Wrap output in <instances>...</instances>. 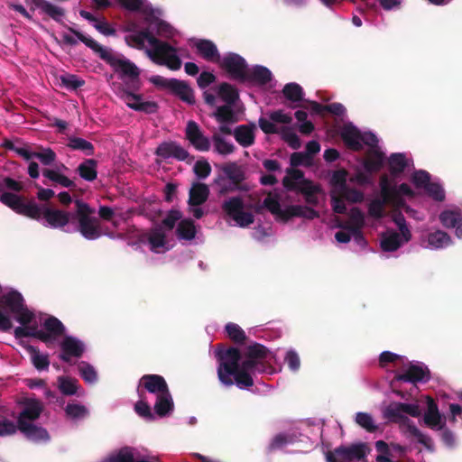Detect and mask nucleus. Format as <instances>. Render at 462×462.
<instances>
[{
  "label": "nucleus",
  "instance_id": "393cba45",
  "mask_svg": "<svg viewBox=\"0 0 462 462\" xmlns=\"http://www.w3.org/2000/svg\"><path fill=\"white\" fill-rule=\"evenodd\" d=\"M256 125L254 123H249L247 125H240L236 126L233 131V135L236 141L242 147H249L254 143Z\"/></svg>",
  "mask_w": 462,
  "mask_h": 462
},
{
  "label": "nucleus",
  "instance_id": "72a5a7b5",
  "mask_svg": "<svg viewBox=\"0 0 462 462\" xmlns=\"http://www.w3.org/2000/svg\"><path fill=\"white\" fill-rule=\"evenodd\" d=\"M174 409L171 393L169 391L157 395L154 404V411L161 418L168 416Z\"/></svg>",
  "mask_w": 462,
  "mask_h": 462
},
{
  "label": "nucleus",
  "instance_id": "9b49d317",
  "mask_svg": "<svg viewBox=\"0 0 462 462\" xmlns=\"http://www.w3.org/2000/svg\"><path fill=\"white\" fill-rule=\"evenodd\" d=\"M66 328L63 323L54 316H49L42 323V329L39 331V340L47 346L53 344L58 338L64 336Z\"/></svg>",
  "mask_w": 462,
  "mask_h": 462
},
{
  "label": "nucleus",
  "instance_id": "49530a36",
  "mask_svg": "<svg viewBox=\"0 0 462 462\" xmlns=\"http://www.w3.org/2000/svg\"><path fill=\"white\" fill-rule=\"evenodd\" d=\"M24 197L19 196L13 192H0V202L10 208L12 210L19 213L22 204L24 200Z\"/></svg>",
  "mask_w": 462,
  "mask_h": 462
},
{
  "label": "nucleus",
  "instance_id": "a18cd8bd",
  "mask_svg": "<svg viewBox=\"0 0 462 462\" xmlns=\"http://www.w3.org/2000/svg\"><path fill=\"white\" fill-rule=\"evenodd\" d=\"M225 330L230 340L236 345H245L248 340L245 332L236 323H227L225 327Z\"/></svg>",
  "mask_w": 462,
  "mask_h": 462
},
{
  "label": "nucleus",
  "instance_id": "de8ad7c7",
  "mask_svg": "<svg viewBox=\"0 0 462 462\" xmlns=\"http://www.w3.org/2000/svg\"><path fill=\"white\" fill-rule=\"evenodd\" d=\"M24 197L19 196L13 192H0V202L10 208L12 210L19 213L22 204L24 200Z\"/></svg>",
  "mask_w": 462,
  "mask_h": 462
},
{
  "label": "nucleus",
  "instance_id": "f8f14e48",
  "mask_svg": "<svg viewBox=\"0 0 462 462\" xmlns=\"http://www.w3.org/2000/svg\"><path fill=\"white\" fill-rule=\"evenodd\" d=\"M430 371L427 365L423 364L410 363L403 373L394 376V382H405L416 384L418 383H427L430 380Z\"/></svg>",
  "mask_w": 462,
  "mask_h": 462
},
{
  "label": "nucleus",
  "instance_id": "a19ab883",
  "mask_svg": "<svg viewBox=\"0 0 462 462\" xmlns=\"http://www.w3.org/2000/svg\"><path fill=\"white\" fill-rule=\"evenodd\" d=\"M176 235L179 239L191 240L196 236L195 223L191 218H185L179 222Z\"/></svg>",
  "mask_w": 462,
  "mask_h": 462
},
{
  "label": "nucleus",
  "instance_id": "473e14b6",
  "mask_svg": "<svg viewBox=\"0 0 462 462\" xmlns=\"http://www.w3.org/2000/svg\"><path fill=\"white\" fill-rule=\"evenodd\" d=\"M272 80V72L266 67L256 65L252 69L248 68L245 82H253L258 85H265Z\"/></svg>",
  "mask_w": 462,
  "mask_h": 462
},
{
  "label": "nucleus",
  "instance_id": "2eb2a0df",
  "mask_svg": "<svg viewBox=\"0 0 462 462\" xmlns=\"http://www.w3.org/2000/svg\"><path fill=\"white\" fill-rule=\"evenodd\" d=\"M143 390L157 396L170 389L163 376L149 374L143 375L139 381L137 393L140 398H143L144 395Z\"/></svg>",
  "mask_w": 462,
  "mask_h": 462
},
{
  "label": "nucleus",
  "instance_id": "69168bd1",
  "mask_svg": "<svg viewBox=\"0 0 462 462\" xmlns=\"http://www.w3.org/2000/svg\"><path fill=\"white\" fill-rule=\"evenodd\" d=\"M339 193L343 199L351 203H361L365 199L364 192L349 186H346Z\"/></svg>",
  "mask_w": 462,
  "mask_h": 462
},
{
  "label": "nucleus",
  "instance_id": "5fc2aeb1",
  "mask_svg": "<svg viewBox=\"0 0 462 462\" xmlns=\"http://www.w3.org/2000/svg\"><path fill=\"white\" fill-rule=\"evenodd\" d=\"M283 96L291 102H300L303 99V89L297 83H288L282 88Z\"/></svg>",
  "mask_w": 462,
  "mask_h": 462
},
{
  "label": "nucleus",
  "instance_id": "774afa93",
  "mask_svg": "<svg viewBox=\"0 0 462 462\" xmlns=\"http://www.w3.org/2000/svg\"><path fill=\"white\" fill-rule=\"evenodd\" d=\"M282 139L288 143V145L293 149L298 150L301 143L299 136L289 127H282L281 129Z\"/></svg>",
  "mask_w": 462,
  "mask_h": 462
},
{
  "label": "nucleus",
  "instance_id": "cd10ccee",
  "mask_svg": "<svg viewBox=\"0 0 462 462\" xmlns=\"http://www.w3.org/2000/svg\"><path fill=\"white\" fill-rule=\"evenodd\" d=\"M197 52L208 61H219L220 54L217 45L210 40L201 39L194 43Z\"/></svg>",
  "mask_w": 462,
  "mask_h": 462
},
{
  "label": "nucleus",
  "instance_id": "58836bf2",
  "mask_svg": "<svg viewBox=\"0 0 462 462\" xmlns=\"http://www.w3.org/2000/svg\"><path fill=\"white\" fill-rule=\"evenodd\" d=\"M439 219L444 227L456 228L462 220V213L459 208L446 209L439 214Z\"/></svg>",
  "mask_w": 462,
  "mask_h": 462
},
{
  "label": "nucleus",
  "instance_id": "7ed1b4c3",
  "mask_svg": "<svg viewBox=\"0 0 462 462\" xmlns=\"http://www.w3.org/2000/svg\"><path fill=\"white\" fill-rule=\"evenodd\" d=\"M270 350L257 342H250L243 350L242 371L237 377V387L249 388L254 385L252 374L267 373L271 369L267 359Z\"/></svg>",
  "mask_w": 462,
  "mask_h": 462
},
{
  "label": "nucleus",
  "instance_id": "37998d69",
  "mask_svg": "<svg viewBox=\"0 0 462 462\" xmlns=\"http://www.w3.org/2000/svg\"><path fill=\"white\" fill-rule=\"evenodd\" d=\"M402 240L397 232L384 234L381 239V248L384 252H394L401 247Z\"/></svg>",
  "mask_w": 462,
  "mask_h": 462
},
{
  "label": "nucleus",
  "instance_id": "2f4dec72",
  "mask_svg": "<svg viewBox=\"0 0 462 462\" xmlns=\"http://www.w3.org/2000/svg\"><path fill=\"white\" fill-rule=\"evenodd\" d=\"M384 153L378 149H370L364 161V168L368 173L378 172L383 166Z\"/></svg>",
  "mask_w": 462,
  "mask_h": 462
},
{
  "label": "nucleus",
  "instance_id": "f03ea898",
  "mask_svg": "<svg viewBox=\"0 0 462 462\" xmlns=\"http://www.w3.org/2000/svg\"><path fill=\"white\" fill-rule=\"evenodd\" d=\"M64 27L69 32H73L81 42L107 63L113 69L114 72L118 75V78L125 81L129 88L134 90L140 88L141 70L135 63L125 58L123 54L114 53L112 50L103 47L97 41L85 35L74 27L69 25H64Z\"/></svg>",
  "mask_w": 462,
  "mask_h": 462
},
{
  "label": "nucleus",
  "instance_id": "a211bd4d",
  "mask_svg": "<svg viewBox=\"0 0 462 462\" xmlns=\"http://www.w3.org/2000/svg\"><path fill=\"white\" fill-rule=\"evenodd\" d=\"M186 139L198 151L207 152L210 149V141L205 136L195 121H189L185 129Z\"/></svg>",
  "mask_w": 462,
  "mask_h": 462
},
{
  "label": "nucleus",
  "instance_id": "dca6fc26",
  "mask_svg": "<svg viewBox=\"0 0 462 462\" xmlns=\"http://www.w3.org/2000/svg\"><path fill=\"white\" fill-rule=\"evenodd\" d=\"M43 404L37 399H26L17 417L18 426L34 423L43 411Z\"/></svg>",
  "mask_w": 462,
  "mask_h": 462
},
{
  "label": "nucleus",
  "instance_id": "ea45409f",
  "mask_svg": "<svg viewBox=\"0 0 462 462\" xmlns=\"http://www.w3.org/2000/svg\"><path fill=\"white\" fill-rule=\"evenodd\" d=\"M42 175L49 180L59 184L64 188L75 189L76 184L73 180H69L67 176L61 174L59 170L43 169Z\"/></svg>",
  "mask_w": 462,
  "mask_h": 462
},
{
  "label": "nucleus",
  "instance_id": "f3484780",
  "mask_svg": "<svg viewBox=\"0 0 462 462\" xmlns=\"http://www.w3.org/2000/svg\"><path fill=\"white\" fill-rule=\"evenodd\" d=\"M423 423L432 430H440L446 426V418L439 412L438 404L431 398H427V410L423 414Z\"/></svg>",
  "mask_w": 462,
  "mask_h": 462
},
{
  "label": "nucleus",
  "instance_id": "0eeeda50",
  "mask_svg": "<svg viewBox=\"0 0 462 462\" xmlns=\"http://www.w3.org/2000/svg\"><path fill=\"white\" fill-rule=\"evenodd\" d=\"M145 54L153 63L165 66L171 70H179L181 68L182 61L177 48L167 42L161 41L153 48L145 49Z\"/></svg>",
  "mask_w": 462,
  "mask_h": 462
},
{
  "label": "nucleus",
  "instance_id": "13d9d810",
  "mask_svg": "<svg viewBox=\"0 0 462 462\" xmlns=\"http://www.w3.org/2000/svg\"><path fill=\"white\" fill-rule=\"evenodd\" d=\"M215 151L221 155H227L234 152L236 147L233 143H227L220 134L212 135Z\"/></svg>",
  "mask_w": 462,
  "mask_h": 462
},
{
  "label": "nucleus",
  "instance_id": "7c9ffc66",
  "mask_svg": "<svg viewBox=\"0 0 462 462\" xmlns=\"http://www.w3.org/2000/svg\"><path fill=\"white\" fill-rule=\"evenodd\" d=\"M209 188L207 184L195 182L189 192L188 204L189 206H200L205 203L209 196Z\"/></svg>",
  "mask_w": 462,
  "mask_h": 462
},
{
  "label": "nucleus",
  "instance_id": "423d86ee",
  "mask_svg": "<svg viewBox=\"0 0 462 462\" xmlns=\"http://www.w3.org/2000/svg\"><path fill=\"white\" fill-rule=\"evenodd\" d=\"M76 211L73 220L78 222L77 230L88 240H96L102 236L99 219L93 215L95 209L81 199L75 200Z\"/></svg>",
  "mask_w": 462,
  "mask_h": 462
},
{
  "label": "nucleus",
  "instance_id": "5701e85b",
  "mask_svg": "<svg viewBox=\"0 0 462 462\" xmlns=\"http://www.w3.org/2000/svg\"><path fill=\"white\" fill-rule=\"evenodd\" d=\"M367 447L365 443L352 444L350 446H340L335 448L334 456L343 460L363 459L366 456Z\"/></svg>",
  "mask_w": 462,
  "mask_h": 462
},
{
  "label": "nucleus",
  "instance_id": "e2e57ef3",
  "mask_svg": "<svg viewBox=\"0 0 462 462\" xmlns=\"http://www.w3.org/2000/svg\"><path fill=\"white\" fill-rule=\"evenodd\" d=\"M356 422L367 432H374L378 427L375 425L373 417L367 412L359 411L356 414Z\"/></svg>",
  "mask_w": 462,
  "mask_h": 462
},
{
  "label": "nucleus",
  "instance_id": "6e6d98bb",
  "mask_svg": "<svg viewBox=\"0 0 462 462\" xmlns=\"http://www.w3.org/2000/svg\"><path fill=\"white\" fill-rule=\"evenodd\" d=\"M407 430L411 435L415 437L418 442L423 445L428 450L432 451L434 449V443L432 439L430 436L422 433L414 424H408Z\"/></svg>",
  "mask_w": 462,
  "mask_h": 462
},
{
  "label": "nucleus",
  "instance_id": "6ab92c4d",
  "mask_svg": "<svg viewBox=\"0 0 462 462\" xmlns=\"http://www.w3.org/2000/svg\"><path fill=\"white\" fill-rule=\"evenodd\" d=\"M379 186L381 196L387 199L388 205H392L397 208L405 207V200L402 196L397 194L396 186L391 183L386 174H383L380 177Z\"/></svg>",
  "mask_w": 462,
  "mask_h": 462
},
{
  "label": "nucleus",
  "instance_id": "f704fd0d",
  "mask_svg": "<svg viewBox=\"0 0 462 462\" xmlns=\"http://www.w3.org/2000/svg\"><path fill=\"white\" fill-rule=\"evenodd\" d=\"M428 246L431 249H442L452 244L451 236L445 231L436 230L427 236Z\"/></svg>",
  "mask_w": 462,
  "mask_h": 462
},
{
  "label": "nucleus",
  "instance_id": "4468645a",
  "mask_svg": "<svg viewBox=\"0 0 462 462\" xmlns=\"http://www.w3.org/2000/svg\"><path fill=\"white\" fill-rule=\"evenodd\" d=\"M154 153L162 160L173 158L180 162H191L194 159L186 149L173 141L161 143Z\"/></svg>",
  "mask_w": 462,
  "mask_h": 462
},
{
  "label": "nucleus",
  "instance_id": "338daca9",
  "mask_svg": "<svg viewBox=\"0 0 462 462\" xmlns=\"http://www.w3.org/2000/svg\"><path fill=\"white\" fill-rule=\"evenodd\" d=\"M135 412L146 420H153L155 419L154 414L152 412L151 407L148 402L143 398H140L134 404Z\"/></svg>",
  "mask_w": 462,
  "mask_h": 462
},
{
  "label": "nucleus",
  "instance_id": "4c0bfd02",
  "mask_svg": "<svg viewBox=\"0 0 462 462\" xmlns=\"http://www.w3.org/2000/svg\"><path fill=\"white\" fill-rule=\"evenodd\" d=\"M319 191V187L314 185L311 180H302L301 187L298 190V192L304 196L306 203L314 207L319 204V199L316 194Z\"/></svg>",
  "mask_w": 462,
  "mask_h": 462
},
{
  "label": "nucleus",
  "instance_id": "4be33fe9",
  "mask_svg": "<svg viewBox=\"0 0 462 462\" xmlns=\"http://www.w3.org/2000/svg\"><path fill=\"white\" fill-rule=\"evenodd\" d=\"M292 217H303L312 220L319 217V213L310 207L300 205H291L282 208L281 222L286 223Z\"/></svg>",
  "mask_w": 462,
  "mask_h": 462
},
{
  "label": "nucleus",
  "instance_id": "e433bc0d",
  "mask_svg": "<svg viewBox=\"0 0 462 462\" xmlns=\"http://www.w3.org/2000/svg\"><path fill=\"white\" fill-rule=\"evenodd\" d=\"M97 162L94 159H86L77 168L79 175L87 181H93L97 177Z\"/></svg>",
  "mask_w": 462,
  "mask_h": 462
},
{
  "label": "nucleus",
  "instance_id": "f257e3e1",
  "mask_svg": "<svg viewBox=\"0 0 462 462\" xmlns=\"http://www.w3.org/2000/svg\"><path fill=\"white\" fill-rule=\"evenodd\" d=\"M222 212L226 217L232 219L239 227H247L254 222V216L250 211L262 214L267 209L275 218L281 222L282 208L277 195L269 193L261 203L260 201L245 205L241 196H232L225 199L221 204Z\"/></svg>",
  "mask_w": 462,
  "mask_h": 462
},
{
  "label": "nucleus",
  "instance_id": "c756f323",
  "mask_svg": "<svg viewBox=\"0 0 462 462\" xmlns=\"http://www.w3.org/2000/svg\"><path fill=\"white\" fill-rule=\"evenodd\" d=\"M24 300L17 291H11L0 297V309H6L12 314L22 310Z\"/></svg>",
  "mask_w": 462,
  "mask_h": 462
},
{
  "label": "nucleus",
  "instance_id": "9d476101",
  "mask_svg": "<svg viewBox=\"0 0 462 462\" xmlns=\"http://www.w3.org/2000/svg\"><path fill=\"white\" fill-rule=\"evenodd\" d=\"M220 66L232 79L245 82L248 66L243 57L236 53H229L222 59Z\"/></svg>",
  "mask_w": 462,
  "mask_h": 462
},
{
  "label": "nucleus",
  "instance_id": "bb28decb",
  "mask_svg": "<svg viewBox=\"0 0 462 462\" xmlns=\"http://www.w3.org/2000/svg\"><path fill=\"white\" fill-rule=\"evenodd\" d=\"M118 5L125 10L134 13H141L146 16V21L154 16V10L146 0H116Z\"/></svg>",
  "mask_w": 462,
  "mask_h": 462
},
{
  "label": "nucleus",
  "instance_id": "603ef678",
  "mask_svg": "<svg viewBox=\"0 0 462 462\" xmlns=\"http://www.w3.org/2000/svg\"><path fill=\"white\" fill-rule=\"evenodd\" d=\"M296 440V436L294 434H287V433H279L275 435L271 440L268 450L270 452L275 451L277 449H281L288 444H292Z\"/></svg>",
  "mask_w": 462,
  "mask_h": 462
},
{
  "label": "nucleus",
  "instance_id": "79ce46f5",
  "mask_svg": "<svg viewBox=\"0 0 462 462\" xmlns=\"http://www.w3.org/2000/svg\"><path fill=\"white\" fill-rule=\"evenodd\" d=\"M388 163L391 175L393 177H397L402 173L408 166V162L403 153L391 154L388 160Z\"/></svg>",
  "mask_w": 462,
  "mask_h": 462
},
{
  "label": "nucleus",
  "instance_id": "ddd939ff",
  "mask_svg": "<svg viewBox=\"0 0 462 462\" xmlns=\"http://www.w3.org/2000/svg\"><path fill=\"white\" fill-rule=\"evenodd\" d=\"M119 97L128 107L134 111L153 114L158 110V104L156 102L143 101L142 95L133 93L127 88H122Z\"/></svg>",
  "mask_w": 462,
  "mask_h": 462
},
{
  "label": "nucleus",
  "instance_id": "20e7f679",
  "mask_svg": "<svg viewBox=\"0 0 462 462\" xmlns=\"http://www.w3.org/2000/svg\"><path fill=\"white\" fill-rule=\"evenodd\" d=\"M216 357L218 361L217 376L219 381L226 386L237 385V377L242 371L243 351L237 347H225L222 344L217 345Z\"/></svg>",
  "mask_w": 462,
  "mask_h": 462
},
{
  "label": "nucleus",
  "instance_id": "a878e982",
  "mask_svg": "<svg viewBox=\"0 0 462 462\" xmlns=\"http://www.w3.org/2000/svg\"><path fill=\"white\" fill-rule=\"evenodd\" d=\"M340 135L343 142L349 149L356 152L363 149V144L361 143V133L352 124L345 125L341 130Z\"/></svg>",
  "mask_w": 462,
  "mask_h": 462
},
{
  "label": "nucleus",
  "instance_id": "09e8293b",
  "mask_svg": "<svg viewBox=\"0 0 462 462\" xmlns=\"http://www.w3.org/2000/svg\"><path fill=\"white\" fill-rule=\"evenodd\" d=\"M68 141L67 146L71 150L81 151L88 156L93 155L95 152L94 145L83 138L72 136L69 137Z\"/></svg>",
  "mask_w": 462,
  "mask_h": 462
},
{
  "label": "nucleus",
  "instance_id": "680f3d73",
  "mask_svg": "<svg viewBox=\"0 0 462 462\" xmlns=\"http://www.w3.org/2000/svg\"><path fill=\"white\" fill-rule=\"evenodd\" d=\"M65 413L72 420H80L88 415V410L79 403H69L65 408Z\"/></svg>",
  "mask_w": 462,
  "mask_h": 462
},
{
  "label": "nucleus",
  "instance_id": "864d4df0",
  "mask_svg": "<svg viewBox=\"0 0 462 462\" xmlns=\"http://www.w3.org/2000/svg\"><path fill=\"white\" fill-rule=\"evenodd\" d=\"M18 214L35 220H39L42 217L41 208L33 200L25 201L24 199Z\"/></svg>",
  "mask_w": 462,
  "mask_h": 462
},
{
  "label": "nucleus",
  "instance_id": "1a4fd4ad",
  "mask_svg": "<svg viewBox=\"0 0 462 462\" xmlns=\"http://www.w3.org/2000/svg\"><path fill=\"white\" fill-rule=\"evenodd\" d=\"M418 418L420 416V410L418 404L393 402H391L383 411L384 419L391 422H409L410 420L404 415Z\"/></svg>",
  "mask_w": 462,
  "mask_h": 462
},
{
  "label": "nucleus",
  "instance_id": "39448f33",
  "mask_svg": "<svg viewBox=\"0 0 462 462\" xmlns=\"http://www.w3.org/2000/svg\"><path fill=\"white\" fill-rule=\"evenodd\" d=\"M221 173L214 180L217 187V196L224 197L234 192H248L250 185L245 181L246 173L243 166L229 162L220 167Z\"/></svg>",
  "mask_w": 462,
  "mask_h": 462
},
{
  "label": "nucleus",
  "instance_id": "0e129e2a",
  "mask_svg": "<svg viewBox=\"0 0 462 462\" xmlns=\"http://www.w3.org/2000/svg\"><path fill=\"white\" fill-rule=\"evenodd\" d=\"M59 389L64 395H73L78 390V381L66 376L58 378Z\"/></svg>",
  "mask_w": 462,
  "mask_h": 462
},
{
  "label": "nucleus",
  "instance_id": "6e6552de",
  "mask_svg": "<svg viewBox=\"0 0 462 462\" xmlns=\"http://www.w3.org/2000/svg\"><path fill=\"white\" fill-rule=\"evenodd\" d=\"M150 82L157 88L170 90L173 95L177 96L180 99L189 105L195 104L194 91L184 80L167 79L162 76L156 75L150 79Z\"/></svg>",
  "mask_w": 462,
  "mask_h": 462
},
{
  "label": "nucleus",
  "instance_id": "8fccbe9b",
  "mask_svg": "<svg viewBox=\"0 0 462 462\" xmlns=\"http://www.w3.org/2000/svg\"><path fill=\"white\" fill-rule=\"evenodd\" d=\"M217 94L228 105H234L239 97L237 89L226 82L219 85Z\"/></svg>",
  "mask_w": 462,
  "mask_h": 462
},
{
  "label": "nucleus",
  "instance_id": "bf43d9fd",
  "mask_svg": "<svg viewBox=\"0 0 462 462\" xmlns=\"http://www.w3.org/2000/svg\"><path fill=\"white\" fill-rule=\"evenodd\" d=\"M148 242L151 245L152 250H156L157 248L163 247L166 244V235L162 230V227H155L151 230Z\"/></svg>",
  "mask_w": 462,
  "mask_h": 462
},
{
  "label": "nucleus",
  "instance_id": "c9c22d12",
  "mask_svg": "<svg viewBox=\"0 0 462 462\" xmlns=\"http://www.w3.org/2000/svg\"><path fill=\"white\" fill-rule=\"evenodd\" d=\"M307 180L304 179V173L299 169L289 168L287 170V176L282 180V185L285 189L291 191H298L301 187V181Z\"/></svg>",
  "mask_w": 462,
  "mask_h": 462
},
{
  "label": "nucleus",
  "instance_id": "b1692460",
  "mask_svg": "<svg viewBox=\"0 0 462 462\" xmlns=\"http://www.w3.org/2000/svg\"><path fill=\"white\" fill-rule=\"evenodd\" d=\"M26 2L30 5L32 11L40 9L42 13L58 23H60L62 17L65 15L63 8L56 6L46 0H26Z\"/></svg>",
  "mask_w": 462,
  "mask_h": 462
},
{
  "label": "nucleus",
  "instance_id": "412c9836",
  "mask_svg": "<svg viewBox=\"0 0 462 462\" xmlns=\"http://www.w3.org/2000/svg\"><path fill=\"white\" fill-rule=\"evenodd\" d=\"M60 348L62 353L60 357L64 362H69L71 356L80 357L85 351L84 343L72 336L64 337Z\"/></svg>",
  "mask_w": 462,
  "mask_h": 462
},
{
  "label": "nucleus",
  "instance_id": "aec40b11",
  "mask_svg": "<svg viewBox=\"0 0 462 462\" xmlns=\"http://www.w3.org/2000/svg\"><path fill=\"white\" fill-rule=\"evenodd\" d=\"M42 217L51 227L62 229L73 220V214L61 209L45 208L42 210Z\"/></svg>",
  "mask_w": 462,
  "mask_h": 462
},
{
  "label": "nucleus",
  "instance_id": "c85d7f7f",
  "mask_svg": "<svg viewBox=\"0 0 462 462\" xmlns=\"http://www.w3.org/2000/svg\"><path fill=\"white\" fill-rule=\"evenodd\" d=\"M19 431L29 440L33 442L47 441L50 439L48 431L35 423L18 426Z\"/></svg>",
  "mask_w": 462,
  "mask_h": 462
},
{
  "label": "nucleus",
  "instance_id": "4d7b16f0",
  "mask_svg": "<svg viewBox=\"0 0 462 462\" xmlns=\"http://www.w3.org/2000/svg\"><path fill=\"white\" fill-rule=\"evenodd\" d=\"M29 351L31 353L32 362L37 370L42 371L48 369L50 365L48 355L41 354L39 350L32 346H29Z\"/></svg>",
  "mask_w": 462,
  "mask_h": 462
},
{
  "label": "nucleus",
  "instance_id": "c03bdc74",
  "mask_svg": "<svg viewBox=\"0 0 462 462\" xmlns=\"http://www.w3.org/2000/svg\"><path fill=\"white\" fill-rule=\"evenodd\" d=\"M232 106L233 105L226 104L218 106L213 115L216 120L221 124H235L237 122V117Z\"/></svg>",
  "mask_w": 462,
  "mask_h": 462
},
{
  "label": "nucleus",
  "instance_id": "052dcab7",
  "mask_svg": "<svg viewBox=\"0 0 462 462\" xmlns=\"http://www.w3.org/2000/svg\"><path fill=\"white\" fill-rule=\"evenodd\" d=\"M388 205L384 197L376 198L368 204V214L374 218H382L383 216L384 206Z\"/></svg>",
  "mask_w": 462,
  "mask_h": 462
},
{
  "label": "nucleus",
  "instance_id": "3c124183",
  "mask_svg": "<svg viewBox=\"0 0 462 462\" xmlns=\"http://www.w3.org/2000/svg\"><path fill=\"white\" fill-rule=\"evenodd\" d=\"M134 448L131 447H124L119 450L109 455L105 462H135Z\"/></svg>",
  "mask_w": 462,
  "mask_h": 462
}]
</instances>
